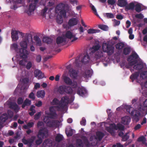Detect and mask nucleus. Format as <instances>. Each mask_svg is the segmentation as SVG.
Wrapping results in <instances>:
<instances>
[{
  "instance_id": "obj_23",
  "label": "nucleus",
  "mask_w": 147,
  "mask_h": 147,
  "mask_svg": "<svg viewBox=\"0 0 147 147\" xmlns=\"http://www.w3.org/2000/svg\"><path fill=\"white\" fill-rule=\"evenodd\" d=\"M70 76L71 77L75 78L77 76L78 71L74 70L73 69H71L69 70Z\"/></svg>"
},
{
  "instance_id": "obj_39",
  "label": "nucleus",
  "mask_w": 147,
  "mask_h": 147,
  "mask_svg": "<svg viewBox=\"0 0 147 147\" xmlns=\"http://www.w3.org/2000/svg\"><path fill=\"white\" fill-rule=\"evenodd\" d=\"M105 16L107 17L108 18H113L114 17V16L113 14L111 13H107L105 14Z\"/></svg>"
},
{
  "instance_id": "obj_3",
  "label": "nucleus",
  "mask_w": 147,
  "mask_h": 147,
  "mask_svg": "<svg viewBox=\"0 0 147 147\" xmlns=\"http://www.w3.org/2000/svg\"><path fill=\"white\" fill-rule=\"evenodd\" d=\"M104 135V134L102 133L98 132L96 133V137L94 136H91L90 137L89 141L86 137H84L83 140L85 144L89 147L91 145H95L97 143L98 140L101 139Z\"/></svg>"
},
{
  "instance_id": "obj_5",
  "label": "nucleus",
  "mask_w": 147,
  "mask_h": 147,
  "mask_svg": "<svg viewBox=\"0 0 147 147\" xmlns=\"http://www.w3.org/2000/svg\"><path fill=\"white\" fill-rule=\"evenodd\" d=\"M107 130L113 135L115 131L119 129L120 130H123V126L121 124H119L116 126L114 124H112L110 125L108 127L107 124H105Z\"/></svg>"
},
{
  "instance_id": "obj_26",
  "label": "nucleus",
  "mask_w": 147,
  "mask_h": 147,
  "mask_svg": "<svg viewBox=\"0 0 147 147\" xmlns=\"http://www.w3.org/2000/svg\"><path fill=\"white\" fill-rule=\"evenodd\" d=\"M89 57L88 55H85L82 60V62L84 63H88L89 61Z\"/></svg>"
},
{
  "instance_id": "obj_12",
  "label": "nucleus",
  "mask_w": 147,
  "mask_h": 147,
  "mask_svg": "<svg viewBox=\"0 0 147 147\" xmlns=\"http://www.w3.org/2000/svg\"><path fill=\"white\" fill-rule=\"evenodd\" d=\"M11 37L12 40L14 41L18 40V34H21L22 33L18 31L12 30L11 31Z\"/></svg>"
},
{
  "instance_id": "obj_8",
  "label": "nucleus",
  "mask_w": 147,
  "mask_h": 147,
  "mask_svg": "<svg viewBox=\"0 0 147 147\" xmlns=\"http://www.w3.org/2000/svg\"><path fill=\"white\" fill-rule=\"evenodd\" d=\"M42 130H40L38 135V139L36 141V143L38 144H41L42 141V140L45 138L48 135V132L45 130L44 131Z\"/></svg>"
},
{
  "instance_id": "obj_24",
  "label": "nucleus",
  "mask_w": 147,
  "mask_h": 147,
  "mask_svg": "<svg viewBox=\"0 0 147 147\" xmlns=\"http://www.w3.org/2000/svg\"><path fill=\"white\" fill-rule=\"evenodd\" d=\"M100 32V30L97 29H94L93 28H90L87 30V32L88 34H93Z\"/></svg>"
},
{
  "instance_id": "obj_56",
  "label": "nucleus",
  "mask_w": 147,
  "mask_h": 147,
  "mask_svg": "<svg viewBox=\"0 0 147 147\" xmlns=\"http://www.w3.org/2000/svg\"><path fill=\"white\" fill-rule=\"evenodd\" d=\"M135 5V4L133 3H130L128 6V8L129 9H133L134 8V6Z\"/></svg>"
},
{
  "instance_id": "obj_50",
  "label": "nucleus",
  "mask_w": 147,
  "mask_h": 147,
  "mask_svg": "<svg viewBox=\"0 0 147 147\" xmlns=\"http://www.w3.org/2000/svg\"><path fill=\"white\" fill-rule=\"evenodd\" d=\"M23 99L21 97L18 98L17 100V103L18 104L20 105L22 104L23 102Z\"/></svg>"
},
{
  "instance_id": "obj_28",
  "label": "nucleus",
  "mask_w": 147,
  "mask_h": 147,
  "mask_svg": "<svg viewBox=\"0 0 147 147\" xmlns=\"http://www.w3.org/2000/svg\"><path fill=\"white\" fill-rule=\"evenodd\" d=\"M44 125L43 123L42 122H39L38 123L37 126L39 128H42L41 129H40V130H42L43 131V133L44 132V131L45 130H46L47 132V130L44 128Z\"/></svg>"
},
{
  "instance_id": "obj_44",
  "label": "nucleus",
  "mask_w": 147,
  "mask_h": 147,
  "mask_svg": "<svg viewBox=\"0 0 147 147\" xmlns=\"http://www.w3.org/2000/svg\"><path fill=\"white\" fill-rule=\"evenodd\" d=\"M77 146L78 147H82L83 143L81 140H78L77 142Z\"/></svg>"
},
{
  "instance_id": "obj_4",
  "label": "nucleus",
  "mask_w": 147,
  "mask_h": 147,
  "mask_svg": "<svg viewBox=\"0 0 147 147\" xmlns=\"http://www.w3.org/2000/svg\"><path fill=\"white\" fill-rule=\"evenodd\" d=\"M138 109L140 111L134 110L132 111L131 113V115L133 117L134 119L137 121L139 120V118L147 114V112L145 114L144 113L143 107L141 105H140L138 107Z\"/></svg>"
},
{
  "instance_id": "obj_40",
  "label": "nucleus",
  "mask_w": 147,
  "mask_h": 147,
  "mask_svg": "<svg viewBox=\"0 0 147 147\" xmlns=\"http://www.w3.org/2000/svg\"><path fill=\"white\" fill-rule=\"evenodd\" d=\"M26 63V59L20 60L19 62V64L21 66H25Z\"/></svg>"
},
{
  "instance_id": "obj_52",
  "label": "nucleus",
  "mask_w": 147,
  "mask_h": 147,
  "mask_svg": "<svg viewBox=\"0 0 147 147\" xmlns=\"http://www.w3.org/2000/svg\"><path fill=\"white\" fill-rule=\"evenodd\" d=\"M41 114V112H39L37 113L34 116V119H38Z\"/></svg>"
},
{
  "instance_id": "obj_2",
  "label": "nucleus",
  "mask_w": 147,
  "mask_h": 147,
  "mask_svg": "<svg viewBox=\"0 0 147 147\" xmlns=\"http://www.w3.org/2000/svg\"><path fill=\"white\" fill-rule=\"evenodd\" d=\"M67 5L64 4L60 3L56 7L55 12L57 17V22L61 24L63 22V18L65 17Z\"/></svg>"
},
{
  "instance_id": "obj_25",
  "label": "nucleus",
  "mask_w": 147,
  "mask_h": 147,
  "mask_svg": "<svg viewBox=\"0 0 147 147\" xmlns=\"http://www.w3.org/2000/svg\"><path fill=\"white\" fill-rule=\"evenodd\" d=\"M86 92V90L83 88H79L78 92V94L81 96H83Z\"/></svg>"
},
{
  "instance_id": "obj_20",
  "label": "nucleus",
  "mask_w": 147,
  "mask_h": 147,
  "mask_svg": "<svg viewBox=\"0 0 147 147\" xmlns=\"http://www.w3.org/2000/svg\"><path fill=\"white\" fill-rule=\"evenodd\" d=\"M45 94V91L43 90H41L38 91L36 92V95L38 98H43Z\"/></svg>"
},
{
  "instance_id": "obj_42",
  "label": "nucleus",
  "mask_w": 147,
  "mask_h": 147,
  "mask_svg": "<svg viewBox=\"0 0 147 147\" xmlns=\"http://www.w3.org/2000/svg\"><path fill=\"white\" fill-rule=\"evenodd\" d=\"M100 47V46L98 45L93 47L91 49V51L93 53L98 50Z\"/></svg>"
},
{
  "instance_id": "obj_53",
  "label": "nucleus",
  "mask_w": 147,
  "mask_h": 147,
  "mask_svg": "<svg viewBox=\"0 0 147 147\" xmlns=\"http://www.w3.org/2000/svg\"><path fill=\"white\" fill-rule=\"evenodd\" d=\"M42 102L41 101H38L36 102L35 105L38 107H41L42 105Z\"/></svg>"
},
{
  "instance_id": "obj_13",
  "label": "nucleus",
  "mask_w": 147,
  "mask_h": 147,
  "mask_svg": "<svg viewBox=\"0 0 147 147\" xmlns=\"http://www.w3.org/2000/svg\"><path fill=\"white\" fill-rule=\"evenodd\" d=\"M29 40L27 38L23 39L19 43V45L22 48L27 49Z\"/></svg>"
},
{
  "instance_id": "obj_49",
  "label": "nucleus",
  "mask_w": 147,
  "mask_h": 147,
  "mask_svg": "<svg viewBox=\"0 0 147 147\" xmlns=\"http://www.w3.org/2000/svg\"><path fill=\"white\" fill-rule=\"evenodd\" d=\"M32 65V63L31 62H28L26 66V68L28 69H29L31 67Z\"/></svg>"
},
{
  "instance_id": "obj_14",
  "label": "nucleus",
  "mask_w": 147,
  "mask_h": 147,
  "mask_svg": "<svg viewBox=\"0 0 147 147\" xmlns=\"http://www.w3.org/2000/svg\"><path fill=\"white\" fill-rule=\"evenodd\" d=\"M34 74L35 76L37 77L38 79H42L44 77V74L40 70H36L34 71Z\"/></svg>"
},
{
  "instance_id": "obj_38",
  "label": "nucleus",
  "mask_w": 147,
  "mask_h": 147,
  "mask_svg": "<svg viewBox=\"0 0 147 147\" xmlns=\"http://www.w3.org/2000/svg\"><path fill=\"white\" fill-rule=\"evenodd\" d=\"M135 9L136 11L138 12H139L141 11L140 5L138 3L135 4Z\"/></svg>"
},
{
  "instance_id": "obj_32",
  "label": "nucleus",
  "mask_w": 147,
  "mask_h": 147,
  "mask_svg": "<svg viewBox=\"0 0 147 147\" xmlns=\"http://www.w3.org/2000/svg\"><path fill=\"white\" fill-rule=\"evenodd\" d=\"M124 44L123 43H119L116 45V47L117 49L120 50L124 47Z\"/></svg>"
},
{
  "instance_id": "obj_34",
  "label": "nucleus",
  "mask_w": 147,
  "mask_h": 147,
  "mask_svg": "<svg viewBox=\"0 0 147 147\" xmlns=\"http://www.w3.org/2000/svg\"><path fill=\"white\" fill-rule=\"evenodd\" d=\"M7 119V116L6 114H3L0 115V119L2 121L4 122Z\"/></svg>"
},
{
  "instance_id": "obj_36",
  "label": "nucleus",
  "mask_w": 147,
  "mask_h": 147,
  "mask_svg": "<svg viewBox=\"0 0 147 147\" xmlns=\"http://www.w3.org/2000/svg\"><path fill=\"white\" fill-rule=\"evenodd\" d=\"M98 28L103 30H107L108 29V27L105 25H99L98 26Z\"/></svg>"
},
{
  "instance_id": "obj_43",
  "label": "nucleus",
  "mask_w": 147,
  "mask_h": 147,
  "mask_svg": "<svg viewBox=\"0 0 147 147\" xmlns=\"http://www.w3.org/2000/svg\"><path fill=\"white\" fill-rule=\"evenodd\" d=\"M146 140V138L143 136L139 138L138 140V141L142 142L143 144H145Z\"/></svg>"
},
{
  "instance_id": "obj_61",
  "label": "nucleus",
  "mask_w": 147,
  "mask_h": 147,
  "mask_svg": "<svg viewBox=\"0 0 147 147\" xmlns=\"http://www.w3.org/2000/svg\"><path fill=\"white\" fill-rule=\"evenodd\" d=\"M107 2L109 4L111 5L114 4L115 2V0H108Z\"/></svg>"
},
{
  "instance_id": "obj_33",
  "label": "nucleus",
  "mask_w": 147,
  "mask_h": 147,
  "mask_svg": "<svg viewBox=\"0 0 147 147\" xmlns=\"http://www.w3.org/2000/svg\"><path fill=\"white\" fill-rule=\"evenodd\" d=\"M73 131L70 128L67 129L66 130V133L68 136H71L73 134Z\"/></svg>"
},
{
  "instance_id": "obj_55",
  "label": "nucleus",
  "mask_w": 147,
  "mask_h": 147,
  "mask_svg": "<svg viewBox=\"0 0 147 147\" xmlns=\"http://www.w3.org/2000/svg\"><path fill=\"white\" fill-rule=\"evenodd\" d=\"M36 44L37 45L40 46L41 45V42L39 38H36Z\"/></svg>"
},
{
  "instance_id": "obj_17",
  "label": "nucleus",
  "mask_w": 147,
  "mask_h": 147,
  "mask_svg": "<svg viewBox=\"0 0 147 147\" xmlns=\"http://www.w3.org/2000/svg\"><path fill=\"white\" fill-rule=\"evenodd\" d=\"M130 118L129 116H125L121 118L122 123L125 125H127L130 121Z\"/></svg>"
},
{
  "instance_id": "obj_18",
  "label": "nucleus",
  "mask_w": 147,
  "mask_h": 147,
  "mask_svg": "<svg viewBox=\"0 0 147 147\" xmlns=\"http://www.w3.org/2000/svg\"><path fill=\"white\" fill-rule=\"evenodd\" d=\"M62 78L65 83L69 85L71 84V80L68 77L66 76L65 74L63 75Z\"/></svg>"
},
{
  "instance_id": "obj_16",
  "label": "nucleus",
  "mask_w": 147,
  "mask_h": 147,
  "mask_svg": "<svg viewBox=\"0 0 147 147\" xmlns=\"http://www.w3.org/2000/svg\"><path fill=\"white\" fill-rule=\"evenodd\" d=\"M136 55L135 54L131 56L128 58V61L130 62L129 64L130 65H133L134 64L136 63V62L134 60L135 58V57H134L136 56Z\"/></svg>"
},
{
  "instance_id": "obj_30",
  "label": "nucleus",
  "mask_w": 147,
  "mask_h": 147,
  "mask_svg": "<svg viewBox=\"0 0 147 147\" xmlns=\"http://www.w3.org/2000/svg\"><path fill=\"white\" fill-rule=\"evenodd\" d=\"M53 4V3L52 2H49V5H48V7H46L45 9H44L42 11V13H43V15L45 14L46 11L48 10V9H50V8L49 7H51Z\"/></svg>"
},
{
  "instance_id": "obj_59",
  "label": "nucleus",
  "mask_w": 147,
  "mask_h": 147,
  "mask_svg": "<svg viewBox=\"0 0 147 147\" xmlns=\"http://www.w3.org/2000/svg\"><path fill=\"white\" fill-rule=\"evenodd\" d=\"M91 9L92 11H93L94 12V13L97 16H98V15L97 14L96 10L95 8L92 5L91 6Z\"/></svg>"
},
{
  "instance_id": "obj_11",
  "label": "nucleus",
  "mask_w": 147,
  "mask_h": 147,
  "mask_svg": "<svg viewBox=\"0 0 147 147\" xmlns=\"http://www.w3.org/2000/svg\"><path fill=\"white\" fill-rule=\"evenodd\" d=\"M27 49L21 48L19 49L18 53L20 56L23 58H27L29 54V52L26 50Z\"/></svg>"
},
{
  "instance_id": "obj_31",
  "label": "nucleus",
  "mask_w": 147,
  "mask_h": 147,
  "mask_svg": "<svg viewBox=\"0 0 147 147\" xmlns=\"http://www.w3.org/2000/svg\"><path fill=\"white\" fill-rule=\"evenodd\" d=\"M126 4V3L124 0H119L118 1V5L120 6H125Z\"/></svg>"
},
{
  "instance_id": "obj_46",
  "label": "nucleus",
  "mask_w": 147,
  "mask_h": 147,
  "mask_svg": "<svg viewBox=\"0 0 147 147\" xmlns=\"http://www.w3.org/2000/svg\"><path fill=\"white\" fill-rule=\"evenodd\" d=\"M140 77L142 78V79H144L146 78H147V71L142 73L140 74Z\"/></svg>"
},
{
  "instance_id": "obj_6",
  "label": "nucleus",
  "mask_w": 147,
  "mask_h": 147,
  "mask_svg": "<svg viewBox=\"0 0 147 147\" xmlns=\"http://www.w3.org/2000/svg\"><path fill=\"white\" fill-rule=\"evenodd\" d=\"M30 3L29 5L25 11L29 15H30L33 13L34 10L36 9L38 0H30Z\"/></svg>"
},
{
  "instance_id": "obj_63",
  "label": "nucleus",
  "mask_w": 147,
  "mask_h": 147,
  "mask_svg": "<svg viewBox=\"0 0 147 147\" xmlns=\"http://www.w3.org/2000/svg\"><path fill=\"white\" fill-rule=\"evenodd\" d=\"M41 58L40 56V55H38L36 58V61L38 62H39L41 61Z\"/></svg>"
},
{
  "instance_id": "obj_62",
  "label": "nucleus",
  "mask_w": 147,
  "mask_h": 147,
  "mask_svg": "<svg viewBox=\"0 0 147 147\" xmlns=\"http://www.w3.org/2000/svg\"><path fill=\"white\" fill-rule=\"evenodd\" d=\"M142 86L143 89H147V81L144 84H142Z\"/></svg>"
},
{
  "instance_id": "obj_51",
  "label": "nucleus",
  "mask_w": 147,
  "mask_h": 147,
  "mask_svg": "<svg viewBox=\"0 0 147 147\" xmlns=\"http://www.w3.org/2000/svg\"><path fill=\"white\" fill-rule=\"evenodd\" d=\"M29 97L33 100H34L35 98V97L34 93L32 92L30 93L29 95Z\"/></svg>"
},
{
  "instance_id": "obj_1",
  "label": "nucleus",
  "mask_w": 147,
  "mask_h": 147,
  "mask_svg": "<svg viewBox=\"0 0 147 147\" xmlns=\"http://www.w3.org/2000/svg\"><path fill=\"white\" fill-rule=\"evenodd\" d=\"M69 102V98L67 96L63 97L59 102L56 98H55L51 102L52 105H55L54 107L51 106L50 107L49 111H46L45 113L47 116H45L43 121L47 123V125L50 127H58L60 122L55 120L49 121L48 117L50 118H54L57 117V115L55 112L54 107H57L59 110L62 109Z\"/></svg>"
},
{
  "instance_id": "obj_64",
  "label": "nucleus",
  "mask_w": 147,
  "mask_h": 147,
  "mask_svg": "<svg viewBox=\"0 0 147 147\" xmlns=\"http://www.w3.org/2000/svg\"><path fill=\"white\" fill-rule=\"evenodd\" d=\"M40 87V85L39 83H36L34 85V88L35 89L39 88Z\"/></svg>"
},
{
  "instance_id": "obj_27",
  "label": "nucleus",
  "mask_w": 147,
  "mask_h": 147,
  "mask_svg": "<svg viewBox=\"0 0 147 147\" xmlns=\"http://www.w3.org/2000/svg\"><path fill=\"white\" fill-rule=\"evenodd\" d=\"M9 106L11 108L13 109L16 111H18L19 109V108L18 106L16 103H11Z\"/></svg>"
},
{
  "instance_id": "obj_22",
  "label": "nucleus",
  "mask_w": 147,
  "mask_h": 147,
  "mask_svg": "<svg viewBox=\"0 0 147 147\" xmlns=\"http://www.w3.org/2000/svg\"><path fill=\"white\" fill-rule=\"evenodd\" d=\"M31 104V101L28 98H26L24 100L22 106V108H24L25 106H29Z\"/></svg>"
},
{
  "instance_id": "obj_35",
  "label": "nucleus",
  "mask_w": 147,
  "mask_h": 147,
  "mask_svg": "<svg viewBox=\"0 0 147 147\" xmlns=\"http://www.w3.org/2000/svg\"><path fill=\"white\" fill-rule=\"evenodd\" d=\"M42 40L43 42L47 43H49L51 41V39L47 37H44L43 38Z\"/></svg>"
},
{
  "instance_id": "obj_41",
  "label": "nucleus",
  "mask_w": 147,
  "mask_h": 147,
  "mask_svg": "<svg viewBox=\"0 0 147 147\" xmlns=\"http://www.w3.org/2000/svg\"><path fill=\"white\" fill-rule=\"evenodd\" d=\"M142 65L141 64L136 65L134 67V69L138 70L140 69H142Z\"/></svg>"
},
{
  "instance_id": "obj_48",
  "label": "nucleus",
  "mask_w": 147,
  "mask_h": 147,
  "mask_svg": "<svg viewBox=\"0 0 147 147\" xmlns=\"http://www.w3.org/2000/svg\"><path fill=\"white\" fill-rule=\"evenodd\" d=\"M11 47L12 49L16 50L18 48V45L16 43L13 44L11 46Z\"/></svg>"
},
{
  "instance_id": "obj_57",
  "label": "nucleus",
  "mask_w": 147,
  "mask_h": 147,
  "mask_svg": "<svg viewBox=\"0 0 147 147\" xmlns=\"http://www.w3.org/2000/svg\"><path fill=\"white\" fill-rule=\"evenodd\" d=\"M114 26H118L120 24V22L119 21H117L116 20H113Z\"/></svg>"
},
{
  "instance_id": "obj_37",
  "label": "nucleus",
  "mask_w": 147,
  "mask_h": 147,
  "mask_svg": "<svg viewBox=\"0 0 147 147\" xmlns=\"http://www.w3.org/2000/svg\"><path fill=\"white\" fill-rule=\"evenodd\" d=\"M63 139V136L60 134H58L57 135L55 139L57 141L59 142L62 140Z\"/></svg>"
},
{
  "instance_id": "obj_54",
  "label": "nucleus",
  "mask_w": 147,
  "mask_h": 147,
  "mask_svg": "<svg viewBox=\"0 0 147 147\" xmlns=\"http://www.w3.org/2000/svg\"><path fill=\"white\" fill-rule=\"evenodd\" d=\"M129 138V136L127 135V134H126L122 136V139L123 140L125 141L127 140Z\"/></svg>"
},
{
  "instance_id": "obj_7",
  "label": "nucleus",
  "mask_w": 147,
  "mask_h": 147,
  "mask_svg": "<svg viewBox=\"0 0 147 147\" xmlns=\"http://www.w3.org/2000/svg\"><path fill=\"white\" fill-rule=\"evenodd\" d=\"M64 37L66 39V41L70 40L72 42H73L78 39V38L76 36V34L72 31H68L66 32L64 35Z\"/></svg>"
},
{
  "instance_id": "obj_15",
  "label": "nucleus",
  "mask_w": 147,
  "mask_h": 147,
  "mask_svg": "<svg viewBox=\"0 0 147 147\" xmlns=\"http://www.w3.org/2000/svg\"><path fill=\"white\" fill-rule=\"evenodd\" d=\"M78 22V20L76 18H73L69 20L68 24L71 26L76 25Z\"/></svg>"
},
{
  "instance_id": "obj_60",
  "label": "nucleus",
  "mask_w": 147,
  "mask_h": 147,
  "mask_svg": "<svg viewBox=\"0 0 147 147\" xmlns=\"http://www.w3.org/2000/svg\"><path fill=\"white\" fill-rule=\"evenodd\" d=\"M126 108L127 112L130 113V110H132L133 108L130 106H127L126 107Z\"/></svg>"
},
{
  "instance_id": "obj_45",
  "label": "nucleus",
  "mask_w": 147,
  "mask_h": 147,
  "mask_svg": "<svg viewBox=\"0 0 147 147\" xmlns=\"http://www.w3.org/2000/svg\"><path fill=\"white\" fill-rule=\"evenodd\" d=\"M84 76L85 78H88L90 76V72L89 71H87L84 73Z\"/></svg>"
},
{
  "instance_id": "obj_21",
  "label": "nucleus",
  "mask_w": 147,
  "mask_h": 147,
  "mask_svg": "<svg viewBox=\"0 0 147 147\" xmlns=\"http://www.w3.org/2000/svg\"><path fill=\"white\" fill-rule=\"evenodd\" d=\"M57 44H59L64 42L66 41V39L64 36L63 37H59L57 38Z\"/></svg>"
},
{
  "instance_id": "obj_10",
  "label": "nucleus",
  "mask_w": 147,
  "mask_h": 147,
  "mask_svg": "<svg viewBox=\"0 0 147 147\" xmlns=\"http://www.w3.org/2000/svg\"><path fill=\"white\" fill-rule=\"evenodd\" d=\"M58 91L61 94L65 92L68 94L71 93L72 92V90L71 88L65 86H61L59 87Z\"/></svg>"
},
{
  "instance_id": "obj_19",
  "label": "nucleus",
  "mask_w": 147,
  "mask_h": 147,
  "mask_svg": "<svg viewBox=\"0 0 147 147\" xmlns=\"http://www.w3.org/2000/svg\"><path fill=\"white\" fill-rule=\"evenodd\" d=\"M22 2V1L21 0H19L18 1H17L16 0H13L11 4H12L13 5L11 6V9H16L17 8V6L16 5L18 3H21Z\"/></svg>"
},
{
  "instance_id": "obj_58",
  "label": "nucleus",
  "mask_w": 147,
  "mask_h": 147,
  "mask_svg": "<svg viewBox=\"0 0 147 147\" xmlns=\"http://www.w3.org/2000/svg\"><path fill=\"white\" fill-rule=\"evenodd\" d=\"M135 16L136 18L139 19H142L144 17L143 15L141 13L136 14Z\"/></svg>"
},
{
  "instance_id": "obj_47",
  "label": "nucleus",
  "mask_w": 147,
  "mask_h": 147,
  "mask_svg": "<svg viewBox=\"0 0 147 147\" xmlns=\"http://www.w3.org/2000/svg\"><path fill=\"white\" fill-rule=\"evenodd\" d=\"M130 49L128 48H125L123 50V53L125 55H127L130 52Z\"/></svg>"
},
{
  "instance_id": "obj_29",
  "label": "nucleus",
  "mask_w": 147,
  "mask_h": 147,
  "mask_svg": "<svg viewBox=\"0 0 147 147\" xmlns=\"http://www.w3.org/2000/svg\"><path fill=\"white\" fill-rule=\"evenodd\" d=\"M32 138V139H29L28 140H26L25 139H22V141L25 144H30L33 142V140L34 139V137Z\"/></svg>"
},
{
  "instance_id": "obj_9",
  "label": "nucleus",
  "mask_w": 147,
  "mask_h": 147,
  "mask_svg": "<svg viewBox=\"0 0 147 147\" xmlns=\"http://www.w3.org/2000/svg\"><path fill=\"white\" fill-rule=\"evenodd\" d=\"M102 49L104 52L111 54L113 52L114 47L109 44L107 42H104L102 45Z\"/></svg>"
}]
</instances>
